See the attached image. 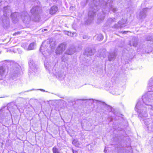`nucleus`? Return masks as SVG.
I'll return each instance as SVG.
<instances>
[{
	"label": "nucleus",
	"instance_id": "nucleus-1",
	"mask_svg": "<svg viewBox=\"0 0 153 153\" xmlns=\"http://www.w3.org/2000/svg\"><path fill=\"white\" fill-rule=\"evenodd\" d=\"M112 1L111 0H93V3L94 6L93 7H91L88 13V19L86 23L87 24H90L93 20L94 16L96 15L95 13L96 11L99 9V7L102 8V14H99L98 16V20H103L105 17V14L108 13L111 10L114 12H115L117 10V8L115 7L112 4L108 3H111Z\"/></svg>",
	"mask_w": 153,
	"mask_h": 153
},
{
	"label": "nucleus",
	"instance_id": "nucleus-2",
	"mask_svg": "<svg viewBox=\"0 0 153 153\" xmlns=\"http://www.w3.org/2000/svg\"><path fill=\"white\" fill-rule=\"evenodd\" d=\"M3 16L2 18V23L3 27L7 28L10 26V19L9 16L11 11L9 6L4 7L3 9Z\"/></svg>",
	"mask_w": 153,
	"mask_h": 153
},
{
	"label": "nucleus",
	"instance_id": "nucleus-3",
	"mask_svg": "<svg viewBox=\"0 0 153 153\" xmlns=\"http://www.w3.org/2000/svg\"><path fill=\"white\" fill-rule=\"evenodd\" d=\"M56 45L54 42H50V40L45 41L43 42L40 49V51L42 53L44 56L46 57V56L49 54L48 52V46H49L52 48Z\"/></svg>",
	"mask_w": 153,
	"mask_h": 153
},
{
	"label": "nucleus",
	"instance_id": "nucleus-4",
	"mask_svg": "<svg viewBox=\"0 0 153 153\" xmlns=\"http://www.w3.org/2000/svg\"><path fill=\"white\" fill-rule=\"evenodd\" d=\"M8 65H10V77L13 79H14L16 77L18 76V71L20 66L17 63L13 62L8 61Z\"/></svg>",
	"mask_w": 153,
	"mask_h": 153
},
{
	"label": "nucleus",
	"instance_id": "nucleus-5",
	"mask_svg": "<svg viewBox=\"0 0 153 153\" xmlns=\"http://www.w3.org/2000/svg\"><path fill=\"white\" fill-rule=\"evenodd\" d=\"M28 64L30 67L29 71L31 72V71H33L34 72H36L37 67L33 60L31 59H30L28 62Z\"/></svg>",
	"mask_w": 153,
	"mask_h": 153
},
{
	"label": "nucleus",
	"instance_id": "nucleus-6",
	"mask_svg": "<svg viewBox=\"0 0 153 153\" xmlns=\"http://www.w3.org/2000/svg\"><path fill=\"white\" fill-rule=\"evenodd\" d=\"M66 44L65 43H63L60 44L57 48L56 53L57 54L62 53L65 49Z\"/></svg>",
	"mask_w": 153,
	"mask_h": 153
},
{
	"label": "nucleus",
	"instance_id": "nucleus-7",
	"mask_svg": "<svg viewBox=\"0 0 153 153\" xmlns=\"http://www.w3.org/2000/svg\"><path fill=\"white\" fill-rule=\"evenodd\" d=\"M21 17L24 23H27L30 20V17L27 12H24L21 15Z\"/></svg>",
	"mask_w": 153,
	"mask_h": 153
},
{
	"label": "nucleus",
	"instance_id": "nucleus-8",
	"mask_svg": "<svg viewBox=\"0 0 153 153\" xmlns=\"http://www.w3.org/2000/svg\"><path fill=\"white\" fill-rule=\"evenodd\" d=\"M41 9L39 6H35L30 10V12L33 16H37L38 14L41 12Z\"/></svg>",
	"mask_w": 153,
	"mask_h": 153
},
{
	"label": "nucleus",
	"instance_id": "nucleus-9",
	"mask_svg": "<svg viewBox=\"0 0 153 153\" xmlns=\"http://www.w3.org/2000/svg\"><path fill=\"white\" fill-rule=\"evenodd\" d=\"M36 44L35 43H31L27 47V44H23L22 45V47H23L24 49L27 50H33L35 48V47Z\"/></svg>",
	"mask_w": 153,
	"mask_h": 153
},
{
	"label": "nucleus",
	"instance_id": "nucleus-10",
	"mask_svg": "<svg viewBox=\"0 0 153 153\" xmlns=\"http://www.w3.org/2000/svg\"><path fill=\"white\" fill-rule=\"evenodd\" d=\"M7 72L5 67L0 66V80L4 78Z\"/></svg>",
	"mask_w": 153,
	"mask_h": 153
},
{
	"label": "nucleus",
	"instance_id": "nucleus-11",
	"mask_svg": "<svg viewBox=\"0 0 153 153\" xmlns=\"http://www.w3.org/2000/svg\"><path fill=\"white\" fill-rule=\"evenodd\" d=\"M11 17L13 22L16 23L18 21L20 17V15L18 13L15 12L11 14Z\"/></svg>",
	"mask_w": 153,
	"mask_h": 153
},
{
	"label": "nucleus",
	"instance_id": "nucleus-12",
	"mask_svg": "<svg viewBox=\"0 0 153 153\" xmlns=\"http://www.w3.org/2000/svg\"><path fill=\"white\" fill-rule=\"evenodd\" d=\"M147 9V8H144L140 11L138 16L139 18L143 19L146 17Z\"/></svg>",
	"mask_w": 153,
	"mask_h": 153
},
{
	"label": "nucleus",
	"instance_id": "nucleus-13",
	"mask_svg": "<svg viewBox=\"0 0 153 153\" xmlns=\"http://www.w3.org/2000/svg\"><path fill=\"white\" fill-rule=\"evenodd\" d=\"M94 52V51H93L91 48H88L85 49L84 54L88 56H90L93 55Z\"/></svg>",
	"mask_w": 153,
	"mask_h": 153
},
{
	"label": "nucleus",
	"instance_id": "nucleus-14",
	"mask_svg": "<svg viewBox=\"0 0 153 153\" xmlns=\"http://www.w3.org/2000/svg\"><path fill=\"white\" fill-rule=\"evenodd\" d=\"M76 51L75 49L74 46L68 48L65 52V54L71 55L74 53Z\"/></svg>",
	"mask_w": 153,
	"mask_h": 153
},
{
	"label": "nucleus",
	"instance_id": "nucleus-15",
	"mask_svg": "<svg viewBox=\"0 0 153 153\" xmlns=\"http://www.w3.org/2000/svg\"><path fill=\"white\" fill-rule=\"evenodd\" d=\"M116 53L114 52L109 53L108 56V60L110 61L114 60L116 58Z\"/></svg>",
	"mask_w": 153,
	"mask_h": 153
},
{
	"label": "nucleus",
	"instance_id": "nucleus-16",
	"mask_svg": "<svg viewBox=\"0 0 153 153\" xmlns=\"http://www.w3.org/2000/svg\"><path fill=\"white\" fill-rule=\"evenodd\" d=\"M58 10V7L56 6H53L50 9V13L51 14H55L57 11Z\"/></svg>",
	"mask_w": 153,
	"mask_h": 153
},
{
	"label": "nucleus",
	"instance_id": "nucleus-17",
	"mask_svg": "<svg viewBox=\"0 0 153 153\" xmlns=\"http://www.w3.org/2000/svg\"><path fill=\"white\" fill-rule=\"evenodd\" d=\"M94 39L97 40L98 41H101L103 38V36L101 34H97L93 37Z\"/></svg>",
	"mask_w": 153,
	"mask_h": 153
},
{
	"label": "nucleus",
	"instance_id": "nucleus-18",
	"mask_svg": "<svg viewBox=\"0 0 153 153\" xmlns=\"http://www.w3.org/2000/svg\"><path fill=\"white\" fill-rule=\"evenodd\" d=\"M126 22V20L122 19L121 21L118 22V24L120 25V28H122L125 26L124 25Z\"/></svg>",
	"mask_w": 153,
	"mask_h": 153
},
{
	"label": "nucleus",
	"instance_id": "nucleus-19",
	"mask_svg": "<svg viewBox=\"0 0 153 153\" xmlns=\"http://www.w3.org/2000/svg\"><path fill=\"white\" fill-rule=\"evenodd\" d=\"M116 19L115 18L112 19L111 18H110L108 19L107 21V23L109 24L113 22H116Z\"/></svg>",
	"mask_w": 153,
	"mask_h": 153
},
{
	"label": "nucleus",
	"instance_id": "nucleus-20",
	"mask_svg": "<svg viewBox=\"0 0 153 153\" xmlns=\"http://www.w3.org/2000/svg\"><path fill=\"white\" fill-rule=\"evenodd\" d=\"M137 45V42L136 40H134V41L131 42L130 43V45L131 46L132 45L134 47H136Z\"/></svg>",
	"mask_w": 153,
	"mask_h": 153
},
{
	"label": "nucleus",
	"instance_id": "nucleus-21",
	"mask_svg": "<svg viewBox=\"0 0 153 153\" xmlns=\"http://www.w3.org/2000/svg\"><path fill=\"white\" fill-rule=\"evenodd\" d=\"M53 153H60L59 149L56 146H54L52 149Z\"/></svg>",
	"mask_w": 153,
	"mask_h": 153
},
{
	"label": "nucleus",
	"instance_id": "nucleus-22",
	"mask_svg": "<svg viewBox=\"0 0 153 153\" xmlns=\"http://www.w3.org/2000/svg\"><path fill=\"white\" fill-rule=\"evenodd\" d=\"M65 34L69 36H73L74 35L73 33H71V32L68 31H65Z\"/></svg>",
	"mask_w": 153,
	"mask_h": 153
},
{
	"label": "nucleus",
	"instance_id": "nucleus-23",
	"mask_svg": "<svg viewBox=\"0 0 153 153\" xmlns=\"http://www.w3.org/2000/svg\"><path fill=\"white\" fill-rule=\"evenodd\" d=\"M114 27L116 29H118L120 28V25L118 24V22L117 24H115L114 26Z\"/></svg>",
	"mask_w": 153,
	"mask_h": 153
},
{
	"label": "nucleus",
	"instance_id": "nucleus-24",
	"mask_svg": "<svg viewBox=\"0 0 153 153\" xmlns=\"http://www.w3.org/2000/svg\"><path fill=\"white\" fill-rule=\"evenodd\" d=\"M21 31H18L17 32H16L13 33V35L14 36H15L17 35H19L20 34V33H21Z\"/></svg>",
	"mask_w": 153,
	"mask_h": 153
},
{
	"label": "nucleus",
	"instance_id": "nucleus-25",
	"mask_svg": "<svg viewBox=\"0 0 153 153\" xmlns=\"http://www.w3.org/2000/svg\"><path fill=\"white\" fill-rule=\"evenodd\" d=\"M67 59H64V56H63L62 57V61H63L64 62H66V61H67Z\"/></svg>",
	"mask_w": 153,
	"mask_h": 153
},
{
	"label": "nucleus",
	"instance_id": "nucleus-26",
	"mask_svg": "<svg viewBox=\"0 0 153 153\" xmlns=\"http://www.w3.org/2000/svg\"><path fill=\"white\" fill-rule=\"evenodd\" d=\"M152 39V37H149V38H146V40L147 41H150V40H151Z\"/></svg>",
	"mask_w": 153,
	"mask_h": 153
},
{
	"label": "nucleus",
	"instance_id": "nucleus-27",
	"mask_svg": "<svg viewBox=\"0 0 153 153\" xmlns=\"http://www.w3.org/2000/svg\"><path fill=\"white\" fill-rule=\"evenodd\" d=\"M45 67H46L47 68H48L49 69V66L47 64V63H46V64H45Z\"/></svg>",
	"mask_w": 153,
	"mask_h": 153
},
{
	"label": "nucleus",
	"instance_id": "nucleus-28",
	"mask_svg": "<svg viewBox=\"0 0 153 153\" xmlns=\"http://www.w3.org/2000/svg\"><path fill=\"white\" fill-rule=\"evenodd\" d=\"M75 142H76V140H73L72 143L73 144H74L75 143Z\"/></svg>",
	"mask_w": 153,
	"mask_h": 153
},
{
	"label": "nucleus",
	"instance_id": "nucleus-29",
	"mask_svg": "<svg viewBox=\"0 0 153 153\" xmlns=\"http://www.w3.org/2000/svg\"><path fill=\"white\" fill-rule=\"evenodd\" d=\"M106 147H105V150H104V151H105V153H106Z\"/></svg>",
	"mask_w": 153,
	"mask_h": 153
},
{
	"label": "nucleus",
	"instance_id": "nucleus-30",
	"mask_svg": "<svg viewBox=\"0 0 153 153\" xmlns=\"http://www.w3.org/2000/svg\"><path fill=\"white\" fill-rule=\"evenodd\" d=\"M86 38V36H83V39H85Z\"/></svg>",
	"mask_w": 153,
	"mask_h": 153
},
{
	"label": "nucleus",
	"instance_id": "nucleus-31",
	"mask_svg": "<svg viewBox=\"0 0 153 153\" xmlns=\"http://www.w3.org/2000/svg\"><path fill=\"white\" fill-rule=\"evenodd\" d=\"M73 153H76V152H74V150H73Z\"/></svg>",
	"mask_w": 153,
	"mask_h": 153
},
{
	"label": "nucleus",
	"instance_id": "nucleus-32",
	"mask_svg": "<svg viewBox=\"0 0 153 153\" xmlns=\"http://www.w3.org/2000/svg\"><path fill=\"white\" fill-rule=\"evenodd\" d=\"M114 94V95H117L118 94H117V93H114V94Z\"/></svg>",
	"mask_w": 153,
	"mask_h": 153
},
{
	"label": "nucleus",
	"instance_id": "nucleus-33",
	"mask_svg": "<svg viewBox=\"0 0 153 153\" xmlns=\"http://www.w3.org/2000/svg\"><path fill=\"white\" fill-rule=\"evenodd\" d=\"M57 0H53V1H56Z\"/></svg>",
	"mask_w": 153,
	"mask_h": 153
},
{
	"label": "nucleus",
	"instance_id": "nucleus-34",
	"mask_svg": "<svg viewBox=\"0 0 153 153\" xmlns=\"http://www.w3.org/2000/svg\"><path fill=\"white\" fill-rule=\"evenodd\" d=\"M126 31H124L123 32V33H126Z\"/></svg>",
	"mask_w": 153,
	"mask_h": 153
},
{
	"label": "nucleus",
	"instance_id": "nucleus-35",
	"mask_svg": "<svg viewBox=\"0 0 153 153\" xmlns=\"http://www.w3.org/2000/svg\"><path fill=\"white\" fill-rule=\"evenodd\" d=\"M44 30H46V29H44Z\"/></svg>",
	"mask_w": 153,
	"mask_h": 153
},
{
	"label": "nucleus",
	"instance_id": "nucleus-36",
	"mask_svg": "<svg viewBox=\"0 0 153 153\" xmlns=\"http://www.w3.org/2000/svg\"><path fill=\"white\" fill-rule=\"evenodd\" d=\"M41 90H43H43H43V89H41Z\"/></svg>",
	"mask_w": 153,
	"mask_h": 153
}]
</instances>
